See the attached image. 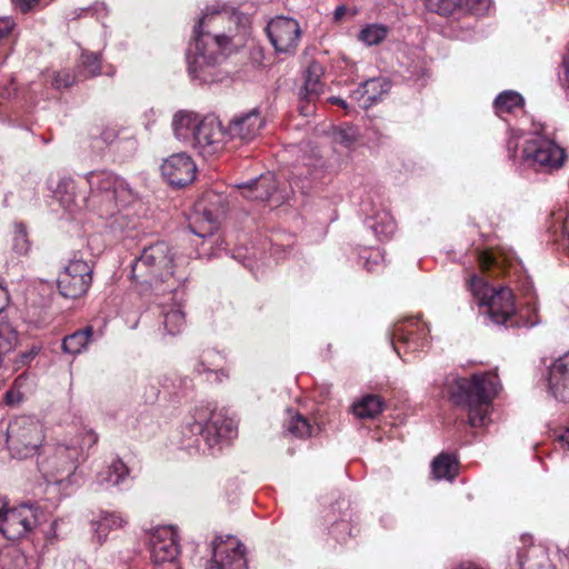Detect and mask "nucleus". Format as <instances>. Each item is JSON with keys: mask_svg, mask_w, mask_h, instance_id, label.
Returning a JSON list of instances; mask_svg holds the SVG:
<instances>
[{"mask_svg": "<svg viewBox=\"0 0 569 569\" xmlns=\"http://www.w3.org/2000/svg\"><path fill=\"white\" fill-rule=\"evenodd\" d=\"M79 177L87 182L88 194L78 191L73 178L63 177L54 190L61 207L71 214L86 209L101 219H113L112 228H124L122 210L136 199L126 180L106 169L92 170Z\"/></svg>", "mask_w": 569, "mask_h": 569, "instance_id": "f257e3e1", "label": "nucleus"}, {"mask_svg": "<svg viewBox=\"0 0 569 569\" xmlns=\"http://www.w3.org/2000/svg\"><path fill=\"white\" fill-rule=\"evenodd\" d=\"M230 17L227 11H207L193 28V42L188 53V70L192 79L203 83L218 79L217 64L222 51L227 49L230 37L219 30V27Z\"/></svg>", "mask_w": 569, "mask_h": 569, "instance_id": "f03ea898", "label": "nucleus"}, {"mask_svg": "<svg viewBox=\"0 0 569 569\" xmlns=\"http://www.w3.org/2000/svg\"><path fill=\"white\" fill-rule=\"evenodd\" d=\"M181 435L186 449L213 453L221 442L237 436V423L223 409L199 406L186 419Z\"/></svg>", "mask_w": 569, "mask_h": 569, "instance_id": "7ed1b4c3", "label": "nucleus"}, {"mask_svg": "<svg viewBox=\"0 0 569 569\" xmlns=\"http://www.w3.org/2000/svg\"><path fill=\"white\" fill-rule=\"evenodd\" d=\"M499 389V379L491 372L475 373L470 379L449 376L445 382L448 397L456 405L469 408V422L475 428L490 421L491 401Z\"/></svg>", "mask_w": 569, "mask_h": 569, "instance_id": "20e7f679", "label": "nucleus"}, {"mask_svg": "<svg viewBox=\"0 0 569 569\" xmlns=\"http://www.w3.org/2000/svg\"><path fill=\"white\" fill-rule=\"evenodd\" d=\"M173 253L170 246L159 241L143 249L131 266V278L139 284L141 291L151 289L156 295L166 290H174L180 280L173 272Z\"/></svg>", "mask_w": 569, "mask_h": 569, "instance_id": "39448f33", "label": "nucleus"}, {"mask_svg": "<svg viewBox=\"0 0 569 569\" xmlns=\"http://www.w3.org/2000/svg\"><path fill=\"white\" fill-rule=\"evenodd\" d=\"M468 287L476 299L479 313L485 320L498 326H513L516 316V305L513 293L508 287H493L478 274H472L468 281Z\"/></svg>", "mask_w": 569, "mask_h": 569, "instance_id": "423d86ee", "label": "nucleus"}, {"mask_svg": "<svg viewBox=\"0 0 569 569\" xmlns=\"http://www.w3.org/2000/svg\"><path fill=\"white\" fill-rule=\"evenodd\" d=\"M98 441L93 431H87L81 443L46 446L37 458V466L43 479L58 483L71 476L79 465L83 447H91Z\"/></svg>", "mask_w": 569, "mask_h": 569, "instance_id": "0eeeda50", "label": "nucleus"}, {"mask_svg": "<svg viewBox=\"0 0 569 569\" xmlns=\"http://www.w3.org/2000/svg\"><path fill=\"white\" fill-rule=\"evenodd\" d=\"M567 160L566 150L548 137L545 124H535L532 134L522 147L520 164L536 172L552 173L561 169Z\"/></svg>", "mask_w": 569, "mask_h": 569, "instance_id": "6e6552de", "label": "nucleus"}, {"mask_svg": "<svg viewBox=\"0 0 569 569\" xmlns=\"http://www.w3.org/2000/svg\"><path fill=\"white\" fill-rule=\"evenodd\" d=\"M43 440V426L32 416L17 417L7 428V443L13 458L32 457L38 452Z\"/></svg>", "mask_w": 569, "mask_h": 569, "instance_id": "1a4fd4ad", "label": "nucleus"}, {"mask_svg": "<svg viewBox=\"0 0 569 569\" xmlns=\"http://www.w3.org/2000/svg\"><path fill=\"white\" fill-rule=\"evenodd\" d=\"M430 329L419 318H406L397 321L390 331V341L396 353L408 361L407 356L429 348Z\"/></svg>", "mask_w": 569, "mask_h": 569, "instance_id": "9d476101", "label": "nucleus"}, {"mask_svg": "<svg viewBox=\"0 0 569 569\" xmlns=\"http://www.w3.org/2000/svg\"><path fill=\"white\" fill-rule=\"evenodd\" d=\"M38 523V509L34 503L22 502L9 507L6 496H0V532L8 540H18L32 531Z\"/></svg>", "mask_w": 569, "mask_h": 569, "instance_id": "9b49d317", "label": "nucleus"}, {"mask_svg": "<svg viewBox=\"0 0 569 569\" xmlns=\"http://www.w3.org/2000/svg\"><path fill=\"white\" fill-rule=\"evenodd\" d=\"M227 198L214 191H207L194 204L189 217V228L200 238H207L218 230L220 218L226 213Z\"/></svg>", "mask_w": 569, "mask_h": 569, "instance_id": "f8f14e48", "label": "nucleus"}, {"mask_svg": "<svg viewBox=\"0 0 569 569\" xmlns=\"http://www.w3.org/2000/svg\"><path fill=\"white\" fill-rule=\"evenodd\" d=\"M211 551L212 559L207 569H248L244 546L236 537H216Z\"/></svg>", "mask_w": 569, "mask_h": 569, "instance_id": "ddd939ff", "label": "nucleus"}, {"mask_svg": "<svg viewBox=\"0 0 569 569\" xmlns=\"http://www.w3.org/2000/svg\"><path fill=\"white\" fill-rule=\"evenodd\" d=\"M91 282L92 267L82 259H73L59 274L58 288L63 297L76 299L87 293Z\"/></svg>", "mask_w": 569, "mask_h": 569, "instance_id": "4468645a", "label": "nucleus"}, {"mask_svg": "<svg viewBox=\"0 0 569 569\" xmlns=\"http://www.w3.org/2000/svg\"><path fill=\"white\" fill-rule=\"evenodd\" d=\"M226 137L227 129L222 128L220 120L216 116H207L198 124L191 147L201 156L211 157L223 149Z\"/></svg>", "mask_w": 569, "mask_h": 569, "instance_id": "2eb2a0df", "label": "nucleus"}, {"mask_svg": "<svg viewBox=\"0 0 569 569\" xmlns=\"http://www.w3.org/2000/svg\"><path fill=\"white\" fill-rule=\"evenodd\" d=\"M266 31L276 51L282 53L295 51L301 38L299 22L293 18L283 16L271 19Z\"/></svg>", "mask_w": 569, "mask_h": 569, "instance_id": "dca6fc26", "label": "nucleus"}, {"mask_svg": "<svg viewBox=\"0 0 569 569\" xmlns=\"http://www.w3.org/2000/svg\"><path fill=\"white\" fill-rule=\"evenodd\" d=\"M148 546L151 561L156 565L172 562L180 552L179 539L172 526H159L149 532Z\"/></svg>", "mask_w": 569, "mask_h": 569, "instance_id": "f3484780", "label": "nucleus"}, {"mask_svg": "<svg viewBox=\"0 0 569 569\" xmlns=\"http://www.w3.org/2000/svg\"><path fill=\"white\" fill-rule=\"evenodd\" d=\"M240 193L243 198L252 201H270L273 206H280L289 198L286 190L278 188V182L273 173L267 172L258 178L239 184Z\"/></svg>", "mask_w": 569, "mask_h": 569, "instance_id": "a211bd4d", "label": "nucleus"}, {"mask_svg": "<svg viewBox=\"0 0 569 569\" xmlns=\"http://www.w3.org/2000/svg\"><path fill=\"white\" fill-rule=\"evenodd\" d=\"M180 284H177L174 290H166L162 296V300L159 301V308L163 318L164 330L169 335H177L181 332L186 325V317L182 309L183 292L179 291Z\"/></svg>", "mask_w": 569, "mask_h": 569, "instance_id": "6ab92c4d", "label": "nucleus"}, {"mask_svg": "<svg viewBox=\"0 0 569 569\" xmlns=\"http://www.w3.org/2000/svg\"><path fill=\"white\" fill-rule=\"evenodd\" d=\"M197 167L192 158L184 153H174L161 164L163 178L174 187H184L196 178Z\"/></svg>", "mask_w": 569, "mask_h": 569, "instance_id": "aec40b11", "label": "nucleus"}, {"mask_svg": "<svg viewBox=\"0 0 569 569\" xmlns=\"http://www.w3.org/2000/svg\"><path fill=\"white\" fill-rule=\"evenodd\" d=\"M264 127V119L254 108L247 112L236 114L227 127V134L231 140L249 142L257 138Z\"/></svg>", "mask_w": 569, "mask_h": 569, "instance_id": "412c9836", "label": "nucleus"}, {"mask_svg": "<svg viewBox=\"0 0 569 569\" xmlns=\"http://www.w3.org/2000/svg\"><path fill=\"white\" fill-rule=\"evenodd\" d=\"M548 391L561 402H569V352L557 358L548 368Z\"/></svg>", "mask_w": 569, "mask_h": 569, "instance_id": "4be33fe9", "label": "nucleus"}, {"mask_svg": "<svg viewBox=\"0 0 569 569\" xmlns=\"http://www.w3.org/2000/svg\"><path fill=\"white\" fill-rule=\"evenodd\" d=\"M323 161L317 152H313L312 156L303 157L302 162L297 164L292 172L290 179L291 189L297 187L305 193L310 188L311 181L321 177Z\"/></svg>", "mask_w": 569, "mask_h": 569, "instance_id": "5701e85b", "label": "nucleus"}, {"mask_svg": "<svg viewBox=\"0 0 569 569\" xmlns=\"http://www.w3.org/2000/svg\"><path fill=\"white\" fill-rule=\"evenodd\" d=\"M518 569H556L547 550L539 545L523 547L517 552Z\"/></svg>", "mask_w": 569, "mask_h": 569, "instance_id": "b1692460", "label": "nucleus"}, {"mask_svg": "<svg viewBox=\"0 0 569 569\" xmlns=\"http://www.w3.org/2000/svg\"><path fill=\"white\" fill-rule=\"evenodd\" d=\"M126 523L127 520L116 511H101L98 517L90 522L93 537L99 545L107 541L111 531L122 528Z\"/></svg>", "mask_w": 569, "mask_h": 569, "instance_id": "393cba45", "label": "nucleus"}, {"mask_svg": "<svg viewBox=\"0 0 569 569\" xmlns=\"http://www.w3.org/2000/svg\"><path fill=\"white\" fill-rule=\"evenodd\" d=\"M200 121L198 114L193 112L184 110L176 112L171 123L176 139L191 146Z\"/></svg>", "mask_w": 569, "mask_h": 569, "instance_id": "a878e982", "label": "nucleus"}, {"mask_svg": "<svg viewBox=\"0 0 569 569\" xmlns=\"http://www.w3.org/2000/svg\"><path fill=\"white\" fill-rule=\"evenodd\" d=\"M222 363L223 357L220 352L207 350L202 352L194 370L200 375L206 373L209 382H221L226 377V373L219 370Z\"/></svg>", "mask_w": 569, "mask_h": 569, "instance_id": "bb28decb", "label": "nucleus"}, {"mask_svg": "<svg viewBox=\"0 0 569 569\" xmlns=\"http://www.w3.org/2000/svg\"><path fill=\"white\" fill-rule=\"evenodd\" d=\"M128 467L121 459L116 458L97 475V483L103 489L121 487L128 480Z\"/></svg>", "mask_w": 569, "mask_h": 569, "instance_id": "cd10ccee", "label": "nucleus"}, {"mask_svg": "<svg viewBox=\"0 0 569 569\" xmlns=\"http://www.w3.org/2000/svg\"><path fill=\"white\" fill-rule=\"evenodd\" d=\"M366 223L381 241L391 238L396 231L395 220L385 209L373 210L366 219Z\"/></svg>", "mask_w": 569, "mask_h": 569, "instance_id": "c85d7f7f", "label": "nucleus"}, {"mask_svg": "<svg viewBox=\"0 0 569 569\" xmlns=\"http://www.w3.org/2000/svg\"><path fill=\"white\" fill-rule=\"evenodd\" d=\"M323 74L322 66L316 61L311 62L305 72V84L300 90L301 99H317L321 92L323 84L321 77Z\"/></svg>", "mask_w": 569, "mask_h": 569, "instance_id": "c756f323", "label": "nucleus"}, {"mask_svg": "<svg viewBox=\"0 0 569 569\" xmlns=\"http://www.w3.org/2000/svg\"><path fill=\"white\" fill-rule=\"evenodd\" d=\"M92 327L77 330L62 340V350L66 353L77 356L87 349L92 338Z\"/></svg>", "mask_w": 569, "mask_h": 569, "instance_id": "7c9ffc66", "label": "nucleus"}, {"mask_svg": "<svg viewBox=\"0 0 569 569\" xmlns=\"http://www.w3.org/2000/svg\"><path fill=\"white\" fill-rule=\"evenodd\" d=\"M457 459L450 453H440L431 465V472L437 480H452L457 475Z\"/></svg>", "mask_w": 569, "mask_h": 569, "instance_id": "2f4dec72", "label": "nucleus"}, {"mask_svg": "<svg viewBox=\"0 0 569 569\" xmlns=\"http://www.w3.org/2000/svg\"><path fill=\"white\" fill-rule=\"evenodd\" d=\"M523 98L520 93L507 90L497 96L493 101L496 114L502 117L505 113H512L522 109Z\"/></svg>", "mask_w": 569, "mask_h": 569, "instance_id": "473e14b6", "label": "nucleus"}, {"mask_svg": "<svg viewBox=\"0 0 569 569\" xmlns=\"http://www.w3.org/2000/svg\"><path fill=\"white\" fill-rule=\"evenodd\" d=\"M284 432L299 439H306L312 435L313 427L300 413L288 411V418L283 425Z\"/></svg>", "mask_w": 569, "mask_h": 569, "instance_id": "72a5a7b5", "label": "nucleus"}, {"mask_svg": "<svg viewBox=\"0 0 569 569\" xmlns=\"http://www.w3.org/2000/svg\"><path fill=\"white\" fill-rule=\"evenodd\" d=\"M382 408L383 403L380 397L368 395L353 403L352 412L360 419H371L379 415L382 411Z\"/></svg>", "mask_w": 569, "mask_h": 569, "instance_id": "f704fd0d", "label": "nucleus"}, {"mask_svg": "<svg viewBox=\"0 0 569 569\" xmlns=\"http://www.w3.org/2000/svg\"><path fill=\"white\" fill-rule=\"evenodd\" d=\"M365 93H367L365 109H369L375 103H377L381 97L389 92L391 84L390 81L386 78H370L365 81Z\"/></svg>", "mask_w": 569, "mask_h": 569, "instance_id": "c9c22d12", "label": "nucleus"}, {"mask_svg": "<svg viewBox=\"0 0 569 569\" xmlns=\"http://www.w3.org/2000/svg\"><path fill=\"white\" fill-rule=\"evenodd\" d=\"M385 262V253L379 248H363L359 253V263L368 271H377Z\"/></svg>", "mask_w": 569, "mask_h": 569, "instance_id": "e433bc0d", "label": "nucleus"}, {"mask_svg": "<svg viewBox=\"0 0 569 569\" xmlns=\"http://www.w3.org/2000/svg\"><path fill=\"white\" fill-rule=\"evenodd\" d=\"M463 0H428V8L440 14L451 16L455 13H462Z\"/></svg>", "mask_w": 569, "mask_h": 569, "instance_id": "4c0bfd02", "label": "nucleus"}, {"mask_svg": "<svg viewBox=\"0 0 569 569\" xmlns=\"http://www.w3.org/2000/svg\"><path fill=\"white\" fill-rule=\"evenodd\" d=\"M388 33V29L382 24H369L365 27L359 33V40L367 46H375L380 43Z\"/></svg>", "mask_w": 569, "mask_h": 569, "instance_id": "58836bf2", "label": "nucleus"}, {"mask_svg": "<svg viewBox=\"0 0 569 569\" xmlns=\"http://www.w3.org/2000/svg\"><path fill=\"white\" fill-rule=\"evenodd\" d=\"M100 58L97 53H82L81 56V71L79 72L81 79L96 77L100 73Z\"/></svg>", "mask_w": 569, "mask_h": 569, "instance_id": "ea45409f", "label": "nucleus"}, {"mask_svg": "<svg viewBox=\"0 0 569 569\" xmlns=\"http://www.w3.org/2000/svg\"><path fill=\"white\" fill-rule=\"evenodd\" d=\"M30 241L28 238V232L26 226L23 223H16L13 238H12V249L18 254H27L30 250Z\"/></svg>", "mask_w": 569, "mask_h": 569, "instance_id": "a19ab883", "label": "nucleus"}, {"mask_svg": "<svg viewBox=\"0 0 569 569\" xmlns=\"http://www.w3.org/2000/svg\"><path fill=\"white\" fill-rule=\"evenodd\" d=\"M358 130L352 126L338 128L333 131V141L346 148L351 147L358 140Z\"/></svg>", "mask_w": 569, "mask_h": 569, "instance_id": "79ce46f5", "label": "nucleus"}, {"mask_svg": "<svg viewBox=\"0 0 569 569\" xmlns=\"http://www.w3.org/2000/svg\"><path fill=\"white\" fill-rule=\"evenodd\" d=\"M552 227L555 228V232H557L558 229L561 230L569 251V209L565 212L559 210L552 213Z\"/></svg>", "mask_w": 569, "mask_h": 569, "instance_id": "37998d69", "label": "nucleus"}, {"mask_svg": "<svg viewBox=\"0 0 569 569\" xmlns=\"http://www.w3.org/2000/svg\"><path fill=\"white\" fill-rule=\"evenodd\" d=\"M79 80H81L80 74H74L69 70H61L54 76L52 86L56 89H67Z\"/></svg>", "mask_w": 569, "mask_h": 569, "instance_id": "c03bdc74", "label": "nucleus"}, {"mask_svg": "<svg viewBox=\"0 0 569 569\" xmlns=\"http://www.w3.org/2000/svg\"><path fill=\"white\" fill-rule=\"evenodd\" d=\"M462 13L470 12L475 16L487 13L491 7V0H463Z\"/></svg>", "mask_w": 569, "mask_h": 569, "instance_id": "a18cd8bd", "label": "nucleus"}, {"mask_svg": "<svg viewBox=\"0 0 569 569\" xmlns=\"http://www.w3.org/2000/svg\"><path fill=\"white\" fill-rule=\"evenodd\" d=\"M329 533L340 543L346 542L347 537L351 535V526L348 521L340 520L332 525Z\"/></svg>", "mask_w": 569, "mask_h": 569, "instance_id": "49530a36", "label": "nucleus"}, {"mask_svg": "<svg viewBox=\"0 0 569 569\" xmlns=\"http://www.w3.org/2000/svg\"><path fill=\"white\" fill-rule=\"evenodd\" d=\"M53 0H12V3L21 13H28L40 6L46 7Z\"/></svg>", "mask_w": 569, "mask_h": 569, "instance_id": "de8ad7c7", "label": "nucleus"}, {"mask_svg": "<svg viewBox=\"0 0 569 569\" xmlns=\"http://www.w3.org/2000/svg\"><path fill=\"white\" fill-rule=\"evenodd\" d=\"M17 23L12 17H0V40L9 37Z\"/></svg>", "mask_w": 569, "mask_h": 569, "instance_id": "09e8293b", "label": "nucleus"}, {"mask_svg": "<svg viewBox=\"0 0 569 569\" xmlns=\"http://www.w3.org/2000/svg\"><path fill=\"white\" fill-rule=\"evenodd\" d=\"M24 391H19L17 388L11 387L4 393V401L9 406H16L19 405L24 399Z\"/></svg>", "mask_w": 569, "mask_h": 569, "instance_id": "8fccbe9b", "label": "nucleus"}, {"mask_svg": "<svg viewBox=\"0 0 569 569\" xmlns=\"http://www.w3.org/2000/svg\"><path fill=\"white\" fill-rule=\"evenodd\" d=\"M478 262L482 270H488L498 264L496 257L491 252L482 251L478 253Z\"/></svg>", "mask_w": 569, "mask_h": 569, "instance_id": "3c124183", "label": "nucleus"}, {"mask_svg": "<svg viewBox=\"0 0 569 569\" xmlns=\"http://www.w3.org/2000/svg\"><path fill=\"white\" fill-rule=\"evenodd\" d=\"M12 387L17 388L19 391H24V396H26L31 387L30 377L26 373L18 376L14 379Z\"/></svg>", "mask_w": 569, "mask_h": 569, "instance_id": "603ef678", "label": "nucleus"}, {"mask_svg": "<svg viewBox=\"0 0 569 569\" xmlns=\"http://www.w3.org/2000/svg\"><path fill=\"white\" fill-rule=\"evenodd\" d=\"M365 81L360 83V86L353 90L350 94V98L358 102L359 107L365 109V102L366 98L368 97L367 93H365Z\"/></svg>", "mask_w": 569, "mask_h": 569, "instance_id": "864d4df0", "label": "nucleus"}, {"mask_svg": "<svg viewBox=\"0 0 569 569\" xmlns=\"http://www.w3.org/2000/svg\"><path fill=\"white\" fill-rule=\"evenodd\" d=\"M316 101V99H305L302 100L300 98V102H299V112L303 116V117H309L311 114H313L315 112V106H313V102Z\"/></svg>", "mask_w": 569, "mask_h": 569, "instance_id": "5fc2aeb1", "label": "nucleus"}, {"mask_svg": "<svg viewBox=\"0 0 569 569\" xmlns=\"http://www.w3.org/2000/svg\"><path fill=\"white\" fill-rule=\"evenodd\" d=\"M517 148H518V138L511 133L507 140V151L508 157L512 161H516L517 158Z\"/></svg>", "mask_w": 569, "mask_h": 569, "instance_id": "6e6d98bb", "label": "nucleus"}, {"mask_svg": "<svg viewBox=\"0 0 569 569\" xmlns=\"http://www.w3.org/2000/svg\"><path fill=\"white\" fill-rule=\"evenodd\" d=\"M118 130L112 127H107L102 130L100 137L106 143H112L118 138Z\"/></svg>", "mask_w": 569, "mask_h": 569, "instance_id": "4d7b16f0", "label": "nucleus"}, {"mask_svg": "<svg viewBox=\"0 0 569 569\" xmlns=\"http://www.w3.org/2000/svg\"><path fill=\"white\" fill-rule=\"evenodd\" d=\"M9 303V296L7 290L0 284V315Z\"/></svg>", "mask_w": 569, "mask_h": 569, "instance_id": "13d9d810", "label": "nucleus"}, {"mask_svg": "<svg viewBox=\"0 0 569 569\" xmlns=\"http://www.w3.org/2000/svg\"><path fill=\"white\" fill-rule=\"evenodd\" d=\"M347 13V7L346 6H339L335 9V12H333V19L335 21H340L345 14Z\"/></svg>", "mask_w": 569, "mask_h": 569, "instance_id": "bf43d9fd", "label": "nucleus"}, {"mask_svg": "<svg viewBox=\"0 0 569 569\" xmlns=\"http://www.w3.org/2000/svg\"><path fill=\"white\" fill-rule=\"evenodd\" d=\"M328 101H329L330 103H332V104H338V106H340L341 108H343V109L348 112L349 106H348V103H347L343 99H341V98H339V97H330V98L328 99Z\"/></svg>", "mask_w": 569, "mask_h": 569, "instance_id": "052dcab7", "label": "nucleus"}, {"mask_svg": "<svg viewBox=\"0 0 569 569\" xmlns=\"http://www.w3.org/2000/svg\"><path fill=\"white\" fill-rule=\"evenodd\" d=\"M558 440L563 445L569 447V427L566 428L559 436Z\"/></svg>", "mask_w": 569, "mask_h": 569, "instance_id": "680f3d73", "label": "nucleus"}, {"mask_svg": "<svg viewBox=\"0 0 569 569\" xmlns=\"http://www.w3.org/2000/svg\"><path fill=\"white\" fill-rule=\"evenodd\" d=\"M535 325H536V322H535V321H530V320H527V321L523 323V326H526V327H533Z\"/></svg>", "mask_w": 569, "mask_h": 569, "instance_id": "e2e57ef3", "label": "nucleus"}]
</instances>
